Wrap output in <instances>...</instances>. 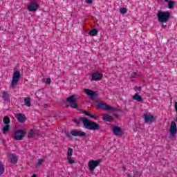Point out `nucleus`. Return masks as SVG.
I'll return each mask as SVG.
<instances>
[{
  "instance_id": "f257e3e1",
  "label": "nucleus",
  "mask_w": 177,
  "mask_h": 177,
  "mask_svg": "<svg viewBox=\"0 0 177 177\" xmlns=\"http://www.w3.org/2000/svg\"><path fill=\"white\" fill-rule=\"evenodd\" d=\"M80 121H82L86 129H88L89 131H99L100 129V125L99 124L92 122L85 117L80 118Z\"/></svg>"
},
{
  "instance_id": "f03ea898",
  "label": "nucleus",
  "mask_w": 177,
  "mask_h": 177,
  "mask_svg": "<svg viewBox=\"0 0 177 177\" xmlns=\"http://www.w3.org/2000/svg\"><path fill=\"white\" fill-rule=\"evenodd\" d=\"M157 17L160 23H168V20L171 17V13L168 11H158Z\"/></svg>"
},
{
  "instance_id": "7ed1b4c3",
  "label": "nucleus",
  "mask_w": 177,
  "mask_h": 177,
  "mask_svg": "<svg viewBox=\"0 0 177 177\" xmlns=\"http://www.w3.org/2000/svg\"><path fill=\"white\" fill-rule=\"evenodd\" d=\"M97 109H100L101 110H105L106 111H119V112L122 111L120 109H115V107L109 106L106 104H104L103 102H98Z\"/></svg>"
},
{
  "instance_id": "20e7f679",
  "label": "nucleus",
  "mask_w": 177,
  "mask_h": 177,
  "mask_svg": "<svg viewBox=\"0 0 177 177\" xmlns=\"http://www.w3.org/2000/svg\"><path fill=\"white\" fill-rule=\"evenodd\" d=\"M100 162H102V160L100 159L97 160H89L88 163V167L91 174H93V172H95V169L97 167H99L100 165Z\"/></svg>"
},
{
  "instance_id": "39448f33",
  "label": "nucleus",
  "mask_w": 177,
  "mask_h": 177,
  "mask_svg": "<svg viewBox=\"0 0 177 177\" xmlns=\"http://www.w3.org/2000/svg\"><path fill=\"white\" fill-rule=\"evenodd\" d=\"M19 80H20V71H16L13 73L12 80L10 84V86L12 88V89H15V88L17 86V84H19Z\"/></svg>"
},
{
  "instance_id": "423d86ee",
  "label": "nucleus",
  "mask_w": 177,
  "mask_h": 177,
  "mask_svg": "<svg viewBox=\"0 0 177 177\" xmlns=\"http://www.w3.org/2000/svg\"><path fill=\"white\" fill-rule=\"evenodd\" d=\"M25 136L26 131L24 129H19L15 131L13 136V139H15V140H23Z\"/></svg>"
},
{
  "instance_id": "0eeeda50",
  "label": "nucleus",
  "mask_w": 177,
  "mask_h": 177,
  "mask_svg": "<svg viewBox=\"0 0 177 177\" xmlns=\"http://www.w3.org/2000/svg\"><path fill=\"white\" fill-rule=\"evenodd\" d=\"M66 102L69 103L72 109H78V106H77V102H75V95H71V97L66 98Z\"/></svg>"
},
{
  "instance_id": "6e6552de",
  "label": "nucleus",
  "mask_w": 177,
  "mask_h": 177,
  "mask_svg": "<svg viewBox=\"0 0 177 177\" xmlns=\"http://www.w3.org/2000/svg\"><path fill=\"white\" fill-rule=\"evenodd\" d=\"M144 120L145 124H151L154 122V120H156V117L153 115H149L147 113H144Z\"/></svg>"
},
{
  "instance_id": "1a4fd4ad",
  "label": "nucleus",
  "mask_w": 177,
  "mask_h": 177,
  "mask_svg": "<svg viewBox=\"0 0 177 177\" xmlns=\"http://www.w3.org/2000/svg\"><path fill=\"white\" fill-rule=\"evenodd\" d=\"M39 8V5H38L35 1L30 2V3L28 6V10L29 12H37Z\"/></svg>"
},
{
  "instance_id": "9d476101",
  "label": "nucleus",
  "mask_w": 177,
  "mask_h": 177,
  "mask_svg": "<svg viewBox=\"0 0 177 177\" xmlns=\"http://www.w3.org/2000/svg\"><path fill=\"white\" fill-rule=\"evenodd\" d=\"M171 136H175L177 133V127H176V122L174 121L171 122L170 124V129H169Z\"/></svg>"
},
{
  "instance_id": "9b49d317",
  "label": "nucleus",
  "mask_w": 177,
  "mask_h": 177,
  "mask_svg": "<svg viewBox=\"0 0 177 177\" xmlns=\"http://www.w3.org/2000/svg\"><path fill=\"white\" fill-rule=\"evenodd\" d=\"M71 135H72V136H79L80 138H82L86 136V133L82 131L72 130L71 131Z\"/></svg>"
},
{
  "instance_id": "f8f14e48",
  "label": "nucleus",
  "mask_w": 177,
  "mask_h": 177,
  "mask_svg": "<svg viewBox=\"0 0 177 177\" xmlns=\"http://www.w3.org/2000/svg\"><path fill=\"white\" fill-rule=\"evenodd\" d=\"M113 133L115 136H121L122 135H124V132H122V130L118 126L113 127Z\"/></svg>"
},
{
  "instance_id": "ddd939ff",
  "label": "nucleus",
  "mask_w": 177,
  "mask_h": 177,
  "mask_svg": "<svg viewBox=\"0 0 177 177\" xmlns=\"http://www.w3.org/2000/svg\"><path fill=\"white\" fill-rule=\"evenodd\" d=\"M9 160H10L11 164H17V156L15 153H10L7 154Z\"/></svg>"
},
{
  "instance_id": "4468645a",
  "label": "nucleus",
  "mask_w": 177,
  "mask_h": 177,
  "mask_svg": "<svg viewBox=\"0 0 177 177\" xmlns=\"http://www.w3.org/2000/svg\"><path fill=\"white\" fill-rule=\"evenodd\" d=\"M103 78V75L99 73H94L91 75V81H100Z\"/></svg>"
},
{
  "instance_id": "2eb2a0df",
  "label": "nucleus",
  "mask_w": 177,
  "mask_h": 177,
  "mask_svg": "<svg viewBox=\"0 0 177 177\" xmlns=\"http://www.w3.org/2000/svg\"><path fill=\"white\" fill-rule=\"evenodd\" d=\"M71 156H73V149L69 148L68 149L67 160L69 164H75V160L71 158Z\"/></svg>"
},
{
  "instance_id": "dca6fc26",
  "label": "nucleus",
  "mask_w": 177,
  "mask_h": 177,
  "mask_svg": "<svg viewBox=\"0 0 177 177\" xmlns=\"http://www.w3.org/2000/svg\"><path fill=\"white\" fill-rule=\"evenodd\" d=\"M84 92L86 95H87V96H90L91 99H94V97H96L97 96V94L95 93V91L89 90L88 88H86L84 90Z\"/></svg>"
},
{
  "instance_id": "f3484780",
  "label": "nucleus",
  "mask_w": 177,
  "mask_h": 177,
  "mask_svg": "<svg viewBox=\"0 0 177 177\" xmlns=\"http://www.w3.org/2000/svg\"><path fill=\"white\" fill-rule=\"evenodd\" d=\"M35 136H38V131L35 129H30L28 133V139H31L35 138Z\"/></svg>"
},
{
  "instance_id": "a211bd4d",
  "label": "nucleus",
  "mask_w": 177,
  "mask_h": 177,
  "mask_svg": "<svg viewBox=\"0 0 177 177\" xmlns=\"http://www.w3.org/2000/svg\"><path fill=\"white\" fill-rule=\"evenodd\" d=\"M2 97L4 102H9V99H10V95H9V93H8V92L3 91Z\"/></svg>"
},
{
  "instance_id": "6ab92c4d",
  "label": "nucleus",
  "mask_w": 177,
  "mask_h": 177,
  "mask_svg": "<svg viewBox=\"0 0 177 177\" xmlns=\"http://www.w3.org/2000/svg\"><path fill=\"white\" fill-rule=\"evenodd\" d=\"M17 120L19 122H24L25 120H26V116L21 113H19L17 116Z\"/></svg>"
},
{
  "instance_id": "aec40b11",
  "label": "nucleus",
  "mask_w": 177,
  "mask_h": 177,
  "mask_svg": "<svg viewBox=\"0 0 177 177\" xmlns=\"http://www.w3.org/2000/svg\"><path fill=\"white\" fill-rule=\"evenodd\" d=\"M133 100H136L137 102H143V98H142V96L139 95V93H136L133 96Z\"/></svg>"
},
{
  "instance_id": "412c9836",
  "label": "nucleus",
  "mask_w": 177,
  "mask_h": 177,
  "mask_svg": "<svg viewBox=\"0 0 177 177\" xmlns=\"http://www.w3.org/2000/svg\"><path fill=\"white\" fill-rule=\"evenodd\" d=\"M24 104L26 107H30L31 106V98L25 97L24 98Z\"/></svg>"
},
{
  "instance_id": "4be33fe9",
  "label": "nucleus",
  "mask_w": 177,
  "mask_h": 177,
  "mask_svg": "<svg viewBox=\"0 0 177 177\" xmlns=\"http://www.w3.org/2000/svg\"><path fill=\"white\" fill-rule=\"evenodd\" d=\"M98 32L99 30L96 28H94L89 31L88 35H91V37H95Z\"/></svg>"
},
{
  "instance_id": "5701e85b",
  "label": "nucleus",
  "mask_w": 177,
  "mask_h": 177,
  "mask_svg": "<svg viewBox=\"0 0 177 177\" xmlns=\"http://www.w3.org/2000/svg\"><path fill=\"white\" fill-rule=\"evenodd\" d=\"M103 120H104V121L110 122V121H113V120H114V119L111 116L109 115V114L104 113Z\"/></svg>"
},
{
  "instance_id": "b1692460",
  "label": "nucleus",
  "mask_w": 177,
  "mask_h": 177,
  "mask_svg": "<svg viewBox=\"0 0 177 177\" xmlns=\"http://www.w3.org/2000/svg\"><path fill=\"white\" fill-rule=\"evenodd\" d=\"M9 129H10V126L9 124H6L2 129L3 133L6 135V133H8V132H9Z\"/></svg>"
},
{
  "instance_id": "393cba45",
  "label": "nucleus",
  "mask_w": 177,
  "mask_h": 177,
  "mask_svg": "<svg viewBox=\"0 0 177 177\" xmlns=\"http://www.w3.org/2000/svg\"><path fill=\"white\" fill-rule=\"evenodd\" d=\"M3 122L6 125H9V124H10V118H9L8 116H5L3 120Z\"/></svg>"
},
{
  "instance_id": "a878e982",
  "label": "nucleus",
  "mask_w": 177,
  "mask_h": 177,
  "mask_svg": "<svg viewBox=\"0 0 177 177\" xmlns=\"http://www.w3.org/2000/svg\"><path fill=\"white\" fill-rule=\"evenodd\" d=\"M5 172V166L2 162H0V175H2Z\"/></svg>"
},
{
  "instance_id": "bb28decb",
  "label": "nucleus",
  "mask_w": 177,
  "mask_h": 177,
  "mask_svg": "<svg viewBox=\"0 0 177 177\" xmlns=\"http://www.w3.org/2000/svg\"><path fill=\"white\" fill-rule=\"evenodd\" d=\"M174 5H175V1H169V3H168L169 9H172L174 8Z\"/></svg>"
},
{
  "instance_id": "cd10ccee",
  "label": "nucleus",
  "mask_w": 177,
  "mask_h": 177,
  "mask_svg": "<svg viewBox=\"0 0 177 177\" xmlns=\"http://www.w3.org/2000/svg\"><path fill=\"white\" fill-rule=\"evenodd\" d=\"M127 12H128V10L125 8H122L120 9V12L122 15H125V13H127Z\"/></svg>"
},
{
  "instance_id": "c85d7f7f",
  "label": "nucleus",
  "mask_w": 177,
  "mask_h": 177,
  "mask_svg": "<svg viewBox=\"0 0 177 177\" xmlns=\"http://www.w3.org/2000/svg\"><path fill=\"white\" fill-rule=\"evenodd\" d=\"M43 162H44L43 159L38 160L37 163V167H39V166L42 165Z\"/></svg>"
},
{
  "instance_id": "c756f323",
  "label": "nucleus",
  "mask_w": 177,
  "mask_h": 177,
  "mask_svg": "<svg viewBox=\"0 0 177 177\" xmlns=\"http://www.w3.org/2000/svg\"><path fill=\"white\" fill-rule=\"evenodd\" d=\"M73 121V122H75L77 125H80V124H81V121H82V120H81V118H80L79 120L77 119H75Z\"/></svg>"
},
{
  "instance_id": "7c9ffc66",
  "label": "nucleus",
  "mask_w": 177,
  "mask_h": 177,
  "mask_svg": "<svg viewBox=\"0 0 177 177\" xmlns=\"http://www.w3.org/2000/svg\"><path fill=\"white\" fill-rule=\"evenodd\" d=\"M137 75L138 74L136 73V72H131V73L130 74V77H131V78H135Z\"/></svg>"
},
{
  "instance_id": "2f4dec72",
  "label": "nucleus",
  "mask_w": 177,
  "mask_h": 177,
  "mask_svg": "<svg viewBox=\"0 0 177 177\" xmlns=\"http://www.w3.org/2000/svg\"><path fill=\"white\" fill-rule=\"evenodd\" d=\"M133 174H134L133 177L136 176V175H142V173L138 172V171H136V169L133 171Z\"/></svg>"
},
{
  "instance_id": "473e14b6",
  "label": "nucleus",
  "mask_w": 177,
  "mask_h": 177,
  "mask_svg": "<svg viewBox=\"0 0 177 177\" xmlns=\"http://www.w3.org/2000/svg\"><path fill=\"white\" fill-rule=\"evenodd\" d=\"M50 82H52V80H50V78H47L46 81V84L47 85L50 84Z\"/></svg>"
},
{
  "instance_id": "72a5a7b5",
  "label": "nucleus",
  "mask_w": 177,
  "mask_h": 177,
  "mask_svg": "<svg viewBox=\"0 0 177 177\" xmlns=\"http://www.w3.org/2000/svg\"><path fill=\"white\" fill-rule=\"evenodd\" d=\"M82 113H83V114H85V115H87L88 117H90V115H91V113H89L86 111H83Z\"/></svg>"
},
{
  "instance_id": "f704fd0d",
  "label": "nucleus",
  "mask_w": 177,
  "mask_h": 177,
  "mask_svg": "<svg viewBox=\"0 0 177 177\" xmlns=\"http://www.w3.org/2000/svg\"><path fill=\"white\" fill-rule=\"evenodd\" d=\"M91 118H94V120H98L97 117L95 116L94 115L90 114L89 116Z\"/></svg>"
},
{
  "instance_id": "c9c22d12",
  "label": "nucleus",
  "mask_w": 177,
  "mask_h": 177,
  "mask_svg": "<svg viewBox=\"0 0 177 177\" xmlns=\"http://www.w3.org/2000/svg\"><path fill=\"white\" fill-rule=\"evenodd\" d=\"M93 3V0H86V3L91 4V3Z\"/></svg>"
},
{
  "instance_id": "e433bc0d",
  "label": "nucleus",
  "mask_w": 177,
  "mask_h": 177,
  "mask_svg": "<svg viewBox=\"0 0 177 177\" xmlns=\"http://www.w3.org/2000/svg\"><path fill=\"white\" fill-rule=\"evenodd\" d=\"M65 134H66V138H71V135H70V133H68V131H66L65 132Z\"/></svg>"
},
{
  "instance_id": "4c0bfd02",
  "label": "nucleus",
  "mask_w": 177,
  "mask_h": 177,
  "mask_svg": "<svg viewBox=\"0 0 177 177\" xmlns=\"http://www.w3.org/2000/svg\"><path fill=\"white\" fill-rule=\"evenodd\" d=\"M113 115L116 117V118H118L120 117V115L114 113Z\"/></svg>"
},
{
  "instance_id": "58836bf2",
  "label": "nucleus",
  "mask_w": 177,
  "mask_h": 177,
  "mask_svg": "<svg viewBox=\"0 0 177 177\" xmlns=\"http://www.w3.org/2000/svg\"><path fill=\"white\" fill-rule=\"evenodd\" d=\"M137 89H138V91H142V87L138 86V87H137Z\"/></svg>"
},
{
  "instance_id": "ea45409f",
  "label": "nucleus",
  "mask_w": 177,
  "mask_h": 177,
  "mask_svg": "<svg viewBox=\"0 0 177 177\" xmlns=\"http://www.w3.org/2000/svg\"><path fill=\"white\" fill-rule=\"evenodd\" d=\"M162 28H165V27H167V25H164V24H162Z\"/></svg>"
},
{
  "instance_id": "a19ab883",
  "label": "nucleus",
  "mask_w": 177,
  "mask_h": 177,
  "mask_svg": "<svg viewBox=\"0 0 177 177\" xmlns=\"http://www.w3.org/2000/svg\"><path fill=\"white\" fill-rule=\"evenodd\" d=\"M31 177H38L37 174H33Z\"/></svg>"
},
{
  "instance_id": "79ce46f5",
  "label": "nucleus",
  "mask_w": 177,
  "mask_h": 177,
  "mask_svg": "<svg viewBox=\"0 0 177 177\" xmlns=\"http://www.w3.org/2000/svg\"><path fill=\"white\" fill-rule=\"evenodd\" d=\"M127 177H131V174H127Z\"/></svg>"
},
{
  "instance_id": "37998d69",
  "label": "nucleus",
  "mask_w": 177,
  "mask_h": 177,
  "mask_svg": "<svg viewBox=\"0 0 177 177\" xmlns=\"http://www.w3.org/2000/svg\"><path fill=\"white\" fill-rule=\"evenodd\" d=\"M66 107H67V108H68V107H70V105H66Z\"/></svg>"
},
{
  "instance_id": "c03bdc74",
  "label": "nucleus",
  "mask_w": 177,
  "mask_h": 177,
  "mask_svg": "<svg viewBox=\"0 0 177 177\" xmlns=\"http://www.w3.org/2000/svg\"><path fill=\"white\" fill-rule=\"evenodd\" d=\"M164 1H165V2H168L169 0H164Z\"/></svg>"
},
{
  "instance_id": "a18cd8bd",
  "label": "nucleus",
  "mask_w": 177,
  "mask_h": 177,
  "mask_svg": "<svg viewBox=\"0 0 177 177\" xmlns=\"http://www.w3.org/2000/svg\"><path fill=\"white\" fill-rule=\"evenodd\" d=\"M124 169H126L125 167H124Z\"/></svg>"
}]
</instances>
